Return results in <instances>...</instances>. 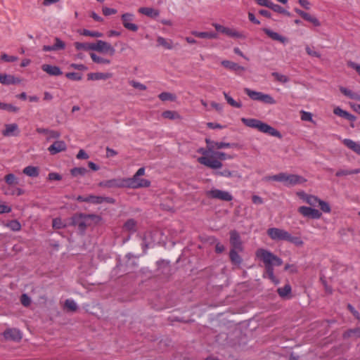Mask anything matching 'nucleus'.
I'll use <instances>...</instances> for the list:
<instances>
[{
  "label": "nucleus",
  "instance_id": "4",
  "mask_svg": "<svg viewBox=\"0 0 360 360\" xmlns=\"http://www.w3.org/2000/svg\"><path fill=\"white\" fill-rule=\"evenodd\" d=\"M244 92L253 101H260L264 104L274 105L276 100L270 95L261 91H256L249 88H245Z\"/></svg>",
  "mask_w": 360,
  "mask_h": 360
},
{
  "label": "nucleus",
  "instance_id": "28",
  "mask_svg": "<svg viewBox=\"0 0 360 360\" xmlns=\"http://www.w3.org/2000/svg\"><path fill=\"white\" fill-rule=\"evenodd\" d=\"M111 77L112 74L103 72H91L87 75V78L89 80H105L110 78Z\"/></svg>",
  "mask_w": 360,
  "mask_h": 360
},
{
  "label": "nucleus",
  "instance_id": "29",
  "mask_svg": "<svg viewBox=\"0 0 360 360\" xmlns=\"http://www.w3.org/2000/svg\"><path fill=\"white\" fill-rule=\"evenodd\" d=\"M333 113L338 116L341 117H344L349 121H354L356 120V117L346 110H342L340 107H337L333 110Z\"/></svg>",
  "mask_w": 360,
  "mask_h": 360
},
{
  "label": "nucleus",
  "instance_id": "64",
  "mask_svg": "<svg viewBox=\"0 0 360 360\" xmlns=\"http://www.w3.org/2000/svg\"><path fill=\"white\" fill-rule=\"evenodd\" d=\"M352 335H356L357 337L360 338V328H357L353 330H350L345 333L344 336L345 337H349Z\"/></svg>",
  "mask_w": 360,
  "mask_h": 360
},
{
  "label": "nucleus",
  "instance_id": "57",
  "mask_svg": "<svg viewBox=\"0 0 360 360\" xmlns=\"http://www.w3.org/2000/svg\"><path fill=\"white\" fill-rule=\"evenodd\" d=\"M205 142L207 143V148L213 154L214 150L217 149V141H211L210 139H206Z\"/></svg>",
  "mask_w": 360,
  "mask_h": 360
},
{
  "label": "nucleus",
  "instance_id": "34",
  "mask_svg": "<svg viewBox=\"0 0 360 360\" xmlns=\"http://www.w3.org/2000/svg\"><path fill=\"white\" fill-rule=\"evenodd\" d=\"M123 229L130 233H134L136 231V222L133 219H128L123 226Z\"/></svg>",
  "mask_w": 360,
  "mask_h": 360
},
{
  "label": "nucleus",
  "instance_id": "50",
  "mask_svg": "<svg viewBox=\"0 0 360 360\" xmlns=\"http://www.w3.org/2000/svg\"><path fill=\"white\" fill-rule=\"evenodd\" d=\"M0 109L8 110L10 112H18L19 110V108L16 106H14L11 104L5 103L0 102Z\"/></svg>",
  "mask_w": 360,
  "mask_h": 360
},
{
  "label": "nucleus",
  "instance_id": "39",
  "mask_svg": "<svg viewBox=\"0 0 360 360\" xmlns=\"http://www.w3.org/2000/svg\"><path fill=\"white\" fill-rule=\"evenodd\" d=\"M4 181L8 186H13L18 184V179L13 174H8L4 176Z\"/></svg>",
  "mask_w": 360,
  "mask_h": 360
},
{
  "label": "nucleus",
  "instance_id": "14",
  "mask_svg": "<svg viewBox=\"0 0 360 360\" xmlns=\"http://www.w3.org/2000/svg\"><path fill=\"white\" fill-rule=\"evenodd\" d=\"M298 212L304 217L318 219L322 216V213L315 208L307 206H301L298 208Z\"/></svg>",
  "mask_w": 360,
  "mask_h": 360
},
{
  "label": "nucleus",
  "instance_id": "7",
  "mask_svg": "<svg viewBox=\"0 0 360 360\" xmlns=\"http://www.w3.org/2000/svg\"><path fill=\"white\" fill-rule=\"evenodd\" d=\"M98 186L105 188H127V178H115L99 182Z\"/></svg>",
  "mask_w": 360,
  "mask_h": 360
},
{
  "label": "nucleus",
  "instance_id": "13",
  "mask_svg": "<svg viewBox=\"0 0 360 360\" xmlns=\"http://www.w3.org/2000/svg\"><path fill=\"white\" fill-rule=\"evenodd\" d=\"M134 19V15L130 13H124L121 16L124 27L131 32H136L139 30V26L133 22Z\"/></svg>",
  "mask_w": 360,
  "mask_h": 360
},
{
  "label": "nucleus",
  "instance_id": "1",
  "mask_svg": "<svg viewBox=\"0 0 360 360\" xmlns=\"http://www.w3.org/2000/svg\"><path fill=\"white\" fill-rule=\"evenodd\" d=\"M255 256L264 263L265 272L263 277H267L273 283L278 284V280L274 276V266H281L283 264V260L271 251L264 248L257 249L255 252Z\"/></svg>",
  "mask_w": 360,
  "mask_h": 360
},
{
  "label": "nucleus",
  "instance_id": "18",
  "mask_svg": "<svg viewBox=\"0 0 360 360\" xmlns=\"http://www.w3.org/2000/svg\"><path fill=\"white\" fill-rule=\"evenodd\" d=\"M214 174L217 176H224L226 178H231L236 179H240L242 178V175L236 170L231 171L229 169H224L221 171H217L214 172Z\"/></svg>",
  "mask_w": 360,
  "mask_h": 360
},
{
  "label": "nucleus",
  "instance_id": "37",
  "mask_svg": "<svg viewBox=\"0 0 360 360\" xmlns=\"http://www.w3.org/2000/svg\"><path fill=\"white\" fill-rule=\"evenodd\" d=\"M340 91H341L342 94H343L345 96H347L349 98L360 101V96L359 94L354 93L351 90L344 86H340Z\"/></svg>",
  "mask_w": 360,
  "mask_h": 360
},
{
  "label": "nucleus",
  "instance_id": "20",
  "mask_svg": "<svg viewBox=\"0 0 360 360\" xmlns=\"http://www.w3.org/2000/svg\"><path fill=\"white\" fill-rule=\"evenodd\" d=\"M41 70L51 76H60L63 74L60 68L56 65L44 64L41 65Z\"/></svg>",
  "mask_w": 360,
  "mask_h": 360
},
{
  "label": "nucleus",
  "instance_id": "60",
  "mask_svg": "<svg viewBox=\"0 0 360 360\" xmlns=\"http://www.w3.org/2000/svg\"><path fill=\"white\" fill-rule=\"evenodd\" d=\"M1 59L5 62L12 63L18 60V57L15 56H9L6 53H3L1 56Z\"/></svg>",
  "mask_w": 360,
  "mask_h": 360
},
{
  "label": "nucleus",
  "instance_id": "51",
  "mask_svg": "<svg viewBox=\"0 0 360 360\" xmlns=\"http://www.w3.org/2000/svg\"><path fill=\"white\" fill-rule=\"evenodd\" d=\"M287 241L292 243L297 246H302L303 245V241L301 240L300 237L292 236L290 233Z\"/></svg>",
  "mask_w": 360,
  "mask_h": 360
},
{
  "label": "nucleus",
  "instance_id": "27",
  "mask_svg": "<svg viewBox=\"0 0 360 360\" xmlns=\"http://www.w3.org/2000/svg\"><path fill=\"white\" fill-rule=\"evenodd\" d=\"M139 13L150 18H156L159 15L158 10L150 7H141L138 10Z\"/></svg>",
  "mask_w": 360,
  "mask_h": 360
},
{
  "label": "nucleus",
  "instance_id": "52",
  "mask_svg": "<svg viewBox=\"0 0 360 360\" xmlns=\"http://www.w3.org/2000/svg\"><path fill=\"white\" fill-rule=\"evenodd\" d=\"M319 207H320V209L325 213H330V211H331V208H330V205L326 202V201H323L322 200H319V202H318Z\"/></svg>",
  "mask_w": 360,
  "mask_h": 360
},
{
  "label": "nucleus",
  "instance_id": "11",
  "mask_svg": "<svg viewBox=\"0 0 360 360\" xmlns=\"http://www.w3.org/2000/svg\"><path fill=\"white\" fill-rule=\"evenodd\" d=\"M230 245L231 250L234 251L243 252L244 246L243 245L240 234L236 230L230 231Z\"/></svg>",
  "mask_w": 360,
  "mask_h": 360
},
{
  "label": "nucleus",
  "instance_id": "31",
  "mask_svg": "<svg viewBox=\"0 0 360 360\" xmlns=\"http://www.w3.org/2000/svg\"><path fill=\"white\" fill-rule=\"evenodd\" d=\"M191 34L195 37L201 39H217L218 37L217 34L213 32L193 31Z\"/></svg>",
  "mask_w": 360,
  "mask_h": 360
},
{
  "label": "nucleus",
  "instance_id": "26",
  "mask_svg": "<svg viewBox=\"0 0 360 360\" xmlns=\"http://www.w3.org/2000/svg\"><path fill=\"white\" fill-rule=\"evenodd\" d=\"M240 252H241L240 251H234V250L229 251L230 261L233 265H236L237 266H240L243 262V258L239 255Z\"/></svg>",
  "mask_w": 360,
  "mask_h": 360
},
{
  "label": "nucleus",
  "instance_id": "45",
  "mask_svg": "<svg viewBox=\"0 0 360 360\" xmlns=\"http://www.w3.org/2000/svg\"><path fill=\"white\" fill-rule=\"evenodd\" d=\"M87 172L85 167H74L70 170V174L73 176H84Z\"/></svg>",
  "mask_w": 360,
  "mask_h": 360
},
{
  "label": "nucleus",
  "instance_id": "12",
  "mask_svg": "<svg viewBox=\"0 0 360 360\" xmlns=\"http://www.w3.org/2000/svg\"><path fill=\"white\" fill-rule=\"evenodd\" d=\"M94 51L108 53L110 56H113L115 53V48L110 44L103 40H97L96 43H94Z\"/></svg>",
  "mask_w": 360,
  "mask_h": 360
},
{
  "label": "nucleus",
  "instance_id": "3",
  "mask_svg": "<svg viewBox=\"0 0 360 360\" xmlns=\"http://www.w3.org/2000/svg\"><path fill=\"white\" fill-rule=\"evenodd\" d=\"M198 153L202 155V156L198 158V162L212 169H217L222 167V163L214 158L213 154L209 155L211 153L208 148H200L198 150Z\"/></svg>",
  "mask_w": 360,
  "mask_h": 360
},
{
  "label": "nucleus",
  "instance_id": "48",
  "mask_svg": "<svg viewBox=\"0 0 360 360\" xmlns=\"http://www.w3.org/2000/svg\"><path fill=\"white\" fill-rule=\"evenodd\" d=\"M271 75L276 81L281 83L285 84L289 82V78L286 75L280 74L276 72H272Z\"/></svg>",
  "mask_w": 360,
  "mask_h": 360
},
{
  "label": "nucleus",
  "instance_id": "2",
  "mask_svg": "<svg viewBox=\"0 0 360 360\" xmlns=\"http://www.w3.org/2000/svg\"><path fill=\"white\" fill-rule=\"evenodd\" d=\"M241 122L247 127L257 129L259 131L267 134L274 137H277L278 139L282 138V135L279 131L274 128L273 127L269 125L268 124L262 122L259 120L255 118H241Z\"/></svg>",
  "mask_w": 360,
  "mask_h": 360
},
{
  "label": "nucleus",
  "instance_id": "32",
  "mask_svg": "<svg viewBox=\"0 0 360 360\" xmlns=\"http://www.w3.org/2000/svg\"><path fill=\"white\" fill-rule=\"evenodd\" d=\"M291 286L290 284H285L283 288H279L277 290V292L279 296L282 298H290L291 293Z\"/></svg>",
  "mask_w": 360,
  "mask_h": 360
},
{
  "label": "nucleus",
  "instance_id": "49",
  "mask_svg": "<svg viewBox=\"0 0 360 360\" xmlns=\"http://www.w3.org/2000/svg\"><path fill=\"white\" fill-rule=\"evenodd\" d=\"M158 97L162 101H174L176 99V96L169 92H162L158 95Z\"/></svg>",
  "mask_w": 360,
  "mask_h": 360
},
{
  "label": "nucleus",
  "instance_id": "44",
  "mask_svg": "<svg viewBox=\"0 0 360 360\" xmlns=\"http://www.w3.org/2000/svg\"><path fill=\"white\" fill-rule=\"evenodd\" d=\"M269 8L272 9L274 12H276L278 13H282V14L286 15L288 16L290 15V12L286 11L285 8H283L280 5L275 4L273 2L271 3Z\"/></svg>",
  "mask_w": 360,
  "mask_h": 360
},
{
  "label": "nucleus",
  "instance_id": "10",
  "mask_svg": "<svg viewBox=\"0 0 360 360\" xmlns=\"http://www.w3.org/2000/svg\"><path fill=\"white\" fill-rule=\"evenodd\" d=\"M267 235L275 241L285 240L287 241L289 232L279 228H269L267 229Z\"/></svg>",
  "mask_w": 360,
  "mask_h": 360
},
{
  "label": "nucleus",
  "instance_id": "42",
  "mask_svg": "<svg viewBox=\"0 0 360 360\" xmlns=\"http://www.w3.org/2000/svg\"><path fill=\"white\" fill-rule=\"evenodd\" d=\"M213 157L214 159L219 160L221 162L222 160H231L233 158L231 155L220 151L214 152Z\"/></svg>",
  "mask_w": 360,
  "mask_h": 360
},
{
  "label": "nucleus",
  "instance_id": "22",
  "mask_svg": "<svg viewBox=\"0 0 360 360\" xmlns=\"http://www.w3.org/2000/svg\"><path fill=\"white\" fill-rule=\"evenodd\" d=\"M20 82V79L15 77L13 75H7V74H1L0 76V83L4 85H10L19 84Z\"/></svg>",
  "mask_w": 360,
  "mask_h": 360
},
{
  "label": "nucleus",
  "instance_id": "6",
  "mask_svg": "<svg viewBox=\"0 0 360 360\" xmlns=\"http://www.w3.org/2000/svg\"><path fill=\"white\" fill-rule=\"evenodd\" d=\"M281 176L283 177L281 182H283L287 187L294 186L298 184H302L307 181V179L303 176L297 174H287L281 172Z\"/></svg>",
  "mask_w": 360,
  "mask_h": 360
},
{
  "label": "nucleus",
  "instance_id": "54",
  "mask_svg": "<svg viewBox=\"0 0 360 360\" xmlns=\"http://www.w3.org/2000/svg\"><path fill=\"white\" fill-rule=\"evenodd\" d=\"M65 306L71 311H75L77 309L76 302L72 300H67L65 302Z\"/></svg>",
  "mask_w": 360,
  "mask_h": 360
},
{
  "label": "nucleus",
  "instance_id": "5",
  "mask_svg": "<svg viewBox=\"0 0 360 360\" xmlns=\"http://www.w3.org/2000/svg\"><path fill=\"white\" fill-rule=\"evenodd\" d=\"M90 219H99L96 214H77L72 217V225L77 226L81 231H84L86 226L89 225Z\"/></svg>",
  "mask_w": 360,
  "mask_h": 360
},
{
  "label": "nucleus",
  "instance_id": "56",
  "mask_svg": "<svg viewBox=\"0 0 360 360\" xmlns=\"http://www.w3.org/2000/svg\"><path fill=\"white\" fill-rule=\"evenodd\" d=\"M53 228L60 229L65 226L60 218H55L52 221Z\"/></svg>",
  "mask_w": 360,
  "mask_h": 360
},
{
  "label": "nucleus",
  "instance_id": "30",
  "mask_svg": "<svg viewBox=\"0 0 360 360\" xmlns=\"http://www.w3.org/2000/svg\"><path fill=\"white\" fill-rule=\"evenodd\" d=\"M224 34L233 37V38H238V39H245L246 36L240 32L237 31L235 29L229 28V27H225L224 33Z\"/></svg>",
  "mask_w": 360,
  "mask_h": 360
},
{
  "label": "nucleus",
  "instance_id": "62",
  "mask_svg": "<svg viewBox=\"0 0 360 360\" xmlns=\"http://www.w3.org/2000/svg\"><path fill=\"white\" fill-rule=\"evenodd\" d=\"M283 177L281 176V173H278L275 175L272 176H267L263 178V181H276L281 182V180H282Z\"/></svg>",
  "mask_w": 360,
  "mask_h": 360
},
{
  "label": "nucleus",
  "instance_id": "23",
  "mask_svg": "<svg viewBox=\"0 0 360 360\" xmlns=\"http://www.w3.org/2000/svg\"><path fill=\"white\" fill-rule=\"evenodd\" d=\"M263 32L271 39L275 41H280L282 44H285L287 41V39L281 35H280L278 33L275 32L268 28H263Z\"/></svg>",
  "mask_w": 360,
  "mask_h": 360
},
{
  "label": "nucleus",
  "instance_id": "16",
  "mask_svg": "<svg viewBox=\"0 0 360 360\" xmlns=\"http://www.w3.org/2000/svg\"><path fill=\"white\" fill-rule=\"evenodd\" d=\"M88 202L98 205L102 203H108V204H115V200L111 197H104V196H98V195H88Z\"/></svg>",
  "mask_w": 360,
  "mask_h": 360
},
{
  "label": "nucleus",
  "instance_id": "15",
  "mask_svg": "<svg viewBox=\"0 0 360 360\" xmlns=\"http://www.w3.org/2000/svg\"><path fill=\"white\" fill-rule=\"evenodd\" d=\"M4 337L6 340L14 342H20L22 338V333L16 328H8L4 332Z\"/></svg>",
  "mask_w": 360,
  "mask_h": 360
},
{
  "label": "nucleus",
  "instance_id": "8",
  "mask_svg": "<svg viewBox=\"0 0 360 360\" xmlns=\"http://www.w3.org/2000/svg\"><path fill=\"white\" fill-rule=\"evenodd\" d=\"M206 195L212 199H218L222 201L229 202L233 200V195L226 191L212 188L206 192Z\"/></svg>",
  "mask_w": 360,
  "mask_h": 360
},
{
  "label": "nucleus",
  "instance_id": "33",
  "mask_svg": "<svg viewBox=\"0 0 360 360\" xmlns=\"http://www.w3.org/2000/svg\"><path fill=\"white\" fill-rule=\"evenodd\" d=\"M157 42L159 46H162L166 49L171 50L173 49V42L171 39H167L162 37H158Z\"/></svg>",
  "mask_w": 360,
  "mask_h": 360
},
{
  "label": "nucleus",
  "instance_id": "59",
  "mask_svg": "<svg viewBox=\"0 0 360 360\" xmlns=\"http://www.w3.org/2000/svg\"><path fill=\"white\" fill-rule=\"evenodd\" d=\"M65 77L74 81H79L82 78L81 74L78 72H68L66 73Z\"/></svg>",
  "mask_w": 360,
  "mask_h": 360
},
{
  "label": "nucleus",
  "instance_id": "41",
  "mask_svg": "<svg viewBox=\"0 0 360 360\" xmlns=\"http://www.w3.org/2000/svg\"><path fill=\"white\" fill-rule=\"evenodd\" d=\"M90 56L92 60L96 63L107 65L110 63V60L109 59L98 56L94 53H91Z\"/></svg>",
  "mask_w": 360,
  "mask_h": 360
},
{
  "label": "nucleus",
  "instance_id": "58",
  "mask_svg": "<svg viewBox=\"0 0 360 360\" xmlns=\"http://www.w3.org/2000/svg\"><path fill=\"white\" fill-rule=\"evenodd\" d=\"M14 189H15V186H1V190L4 193V194L6 195H14V193H13Z\"/></svg>",
  "mask_w": 360,
  "mask_h": 360
},
{
  "label": "nucleus",
  "instance_id": "53",
  "mask_svg": "<svg viewBox=\"0 0 360 360\" xmlns=\"http://www.w3.org/2000/svg\"><path fill=\"white\" fill-rule=\"evenodd\" d=\"M319 200L320 199L318 197L309 194L308 198L306 199V203L311 206L315 207L318 204Z\"/></svg>",
  "mask_w": 360,
  "mask_h": 360
},
{
  "label": "nucleus",
  "instance_id": "47",
  "mask_svg": "<svg viewBox=\"0 0 360 360\" xmlns=\"http://www.w3.org/2000/svg\"><path fill=\"white\" fill-rule=\"evenodd\" d=\"M6 226L13 231H19L21 229V224L18 220H11L7 224Z\"/></svg>",
  "mask_w": 360,
  "mask_h": 360
},
{
  "label": "nucleus",
  "instance_id": "55",
  "mask_svg": "<svg viewBox=\"0 0 360 360\" xmlns=\"http://www.w3.org/2000/svg\"><path fill=\"white\" fill-rule=\"evenodd\" d=\"M301 114V120L302 121H308L311 122H314L313 118H312V114L309 112H307L304 110H302L300 112Z\"/></svg>",
  "mask_w": 360,
  "mask_h": 360
},
{
  "label": "nucleus",
  "instance_id": "9",
  "mask_svg": "<svg viewBox=\"0 0 360 360\" xmlns=\"http://www.w3.org/2000/svg\"><path fill=\"white\" fill-rule=\"evenodd\" d=\"M150 186V181L146 179H141L140 176H133L131 178H127V186L129 188H148Z\"/></svg>",
  "mask_w": 360,
  "mask_h": 360
},
{
  "label": "nucleus",
  "instance_id": "17",
  "mask_svg": "<svg viewBox=\"0 0 360 360\" xmlns=\"http://www.w3.org/2000/svg\"><path fill=\"white\" fill-rule=\"evenodd\" d=\"M294 11L304 20L312 23L315 27H319L321 25L320 21L316 17L311 15L309 13H306L297 8H295Z\"/></svg>",
  "mask_w": 360,
  "mask_h": 360
},
{
  "label": "nucleus",
  "instance_id": "61",
  "mask_svg": "<svg viewBox=\"0 0 360 360\" xmlns=\"http://www.w3.org/2000/svg\"><path fill=\"white\" fill-rule=\"evenodd\" d=\"M53 46L56 51L63 50L65 48V44L58 37L55 39V44Z\"/></svg>",
  "mask_w": 360,
  "mask_h": 360
},
{
  "label": "nucleus",
  "instance_id": "46",
  "mask_svg": "<svg viewBox=\"0 0 360 360\" xmlns=\"http://www.w3.org/2000/svg\"><path fill=\"white\" fill-rule=\"evenodd\" d=\"M81 34L86 37H103V33L98 31H91L89 30L84 29L81 32Z\"/></svg>",
  "mask_w": 360,
  "mask_h": 360
},
{
  "label": "nucleus",
  "instance_id": "25",
  "mask_svg": "<svg viewBox=\"0 0 360 360\" xmlns=\"http://www.w3.org/2000/svg\"><path fill=\"white\" fill-rule=\"evenodd\" d=\"M342 143L346 147H347L348 148H349L350 150H352V151H354V153H356V154L360 155V143H359L355 142L353 140L349 139H345L342 141Z\"/></svg>",
  "mask_w": 360,
  "mask_h": 360
},
{
  "label": "nucleus",
  "instance_id": "19",
  "mask_svg": "<svg viewBox=\"0 0 360 360\" xmlns=\"http://www.w3.org/2000/svg\"><path fill=\"white\" fill-rule=\"evenodd\" d=\"M66 143L63 141H56L48 148V150L51 155H56L60 152L66 150Z\"/></svg>",
  "mask_w": 360,
  "mask_h": 360
},
{
  "label": "nucleus",
  "instance_id": "40",
  "mask_svg": "<svg viewBox=\"0 0 360 360\" xmlns=\"http://www.w3.org/2000/svg\"><path fill=\"white\" fill-rule=\"evenodd\" d=\"M360 173V169H339L337 171L335 175L338 177L342 176H347L351 174H356Z\"/></svg>",
  "mask_w": 360,
  "mask_h": 360
},
{
  "label": "nucleus",
  "instance_id": "24",
  "mask_svg": "<svg viewBox=\"0 0 360 360\" xmlns=\"http://www.w3.org/2000/svg\"><path fill=\"white\" fill-rule=\"evenodd\" d=\"M221 65L226 69L235 71V72H240L244 71L245 68L243 66L239 65L238 63L224 60L221 61Z\"/></svg>",
  "mask_w": 360,
  "mask_h": 360
},
{
  "label": "nucleus",
  "instance_id": "36",
  "mask_svg": "<svg viewBox=\"0 0 360 360\" xmlns=\"http://www.w3.org/2000/svg\"><path fill=\"white\" fill-rule=\"evenodd\" d=\"M74 46L77 51H94V43H82L77 41L74 44Z\"/></svg>",
  "mask_w": 360,
  "mask_h": 360
},
{
  "label": "nucleus",
  "instance_id": "21",
  "mask_svg": "<svg viewBox=\"0 0 360 360\" xmlns=\"http://www.w3.org/2000/svg\"><path fill=\"white\" fill-rule=\"evenodd\" d=\"M18 134V126L15 123L6 124L5 129L2 131L4 136H17Z\"/></svg>",
  "mask_w": 360,
  "mask_h": 360
},
{
  "label": "nucleus",
  "instance_id": "35",
  "mask_svg": "<svg viewBox=\"0 0 360 360\" xmlns=\"http://www.w3.org/2000/svg\"><path fill=\"white\" fill-rule=\"evenodd\" d=\"M23 173L30 177H37L39 176V168L34 166H27L23 169Z\"/></svg>",
  "mask_w": 360,
  "mask_h": 360
},
{
  "label": "nucleus",
  "instance_id": "38",
  "mask_svg": "<svg viewBox=\"0 0 360 360\" xmlns=\"http://www.w3.org/2000/svg\"><path fill=\"white\" fill-rule=\"evenodd\" d=\"M162 116L164 118L169 120H180L181 119V115L176 111L172 110H165L162 113Z\"/></svg>",
  "mask_w": 360,
  "mask_h": 360
},
{
  "label": "nucleus",
  "instance_id": "63",
  "mask_svg": "<svg viewBox=\"0 0 360 360\" xmlns=\"http://www.w3.org/2000/svg\"><path fill=\"white\" fill-rule=\"evenodd\" d=\"M20 302L25 307H28L31 303V299L27 294H22L20 297Z\"/></svg>",
  "mask_w": 360,
  "mask_h": 360
},
{
  "label": "nucleus",
  "instance_id": "43",
  "mask_svg": "<svg viewBox=\"0 0 360 360\" xmlns=\"http://www.w3.org/2000/svg\"><path fill=\"white\" fill-rule=\"evenodd\" d=\"M224 98L227 103L232 107L240 108L242 107L241 102L236 101L231 96H230L226 92H224Z\"/></svg>",
  "mask_w": 360,
  "mask_h": 360
}]
</instances>
